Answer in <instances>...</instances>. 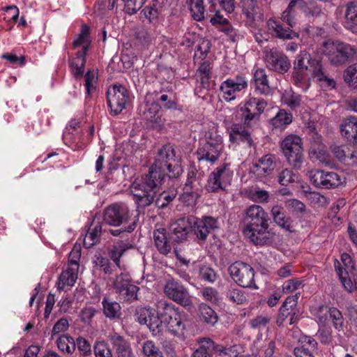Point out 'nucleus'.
Masks as SVG:
<instances>
[{"label":"nucleus","instance_id":"e2e57ef3","mask_svg":"<svg viewBox=\"0 0 357 357\" xmlns=\"http://www.w3.org/2000/svg\"><path fill=\"white\" fill-rule=\"evenodd\" d=\"M282 100L291 109H296L300 106L301 98L300 95L294 93H286L283 95Z\"/></svg>","mask_w":357,"mask_h":357},{"label":"nucleus","instance_id":"7ed1b4c3","mask_svg":"<svg viewBox=\"0 0 357 357\" xmlns=\"http://www.w3.org/2000/svg\"><path fill=\"white\" fill-rule=\"evenodd\" d=\"M157 309L162 310L160 312L162 324L165 325L168 332L178 337H184L186 325L178 310L162 300L157 303Z\"/></svg>","mask_w":357,"mask_h":357},{"label":"nucleus","instance_id":"4c0bfd02","mask_svg":"<svg viewBox=\"0 0 357 357\" xmlns=\"http://www.w3.org/2000/svg\"><path fill=\"white\" fill-rule=\"evenodd\" d=\"M86 53L84 51H78L76 56L70 61L71 71L76 77L82 76L84 73Z\"/></svg>","mask_w":357,"mask_h":357},{"label":"nucleus","instance_id":"f8f14e48","mask_svg":"<svg viewBox=\"0 0 357 357\" xmlns=\"http://www.w3.org/2000/svg\"><path fill=\"white\" fill-rule=\"evenodd\" d=\"M164 293L167 297L184 306H191L192 303L188 290L174 279L168 280L164 286Z\"/></svg>","mask_w":357,"mask_h":357},{"label":"nucleus","instance_id":"603ef678","mask_svg":"<svg viewBox=\"0 0 357 357\" xmlns=\"http://www.w3.org/2000/svg\"><path fill=\"white\" fill-rule=\"evenodd\" d=\"M197 76L199 77L201 84L204 88L209 86L211 68L208 63L204 62L199 66L197 70Z\"/></svg>","mask_w":357,"mask_h":357},{"label":"nucleus","instance_id":"4d7b16f0","mask_svg":"<svg viewBox=\"0 0 357 357\" xmlns=\"http://www.w3.org/2000/svg\"><path fill=\"white\" fill-rule=\"evenodd\" d=\"M93 350L96 357H113L107 343L104 340L96 342Z\"/></svg>","mask_w":357,"mask_h":357},{"label":"nucleus","instance_id":"ddd939ff","mask_svg":"<svg viewBox=\"0 0 357 357\" xmlns=\"http://www.w3.org/2000/svg\"><path fill=\"white\" fill-rule=\"evenodd\" d=\"M248 86V82L246 78L241 75H237L223 81L220 86V90L222 98L226 102H231L236 100L238 93L247 89Z\"/></svg>","mask_w":357,"mask_h":357},{"label":"nucleus","instance_id":"37998d69","mask_svg":"<svg viewBox=\"0 0 357 357\" xmlns=\"http://www.w3.org/2000/svg\"><path fill=\"white\" fill-rule=\"evenodd\" d=\"M308 71L294 70L293 79L294 84L303 92L307 91L310 86Z\"/></svg>","mask_w":357,"mask_h":357},{"label":"nucleus","instance_id":"20e7f679","mask_svg":"<svg viewBox=\"0 0 357 357\" xmlns=\"http://www.w3.org/2000/svg\"><path fill=\"white\" fill-rule=\"evenodd\" d=\"M321 52L328 57L332 64L339 66L354 57L357 51L349 44L328 40L323 43Z\"/></svg>","mask_w":357,"mask_h":357},{"label":"nucleus","instance_id":"c9c22d12","mask_svg":"<svg viewBox=\"0 0 357 357\" xmlns=\"http://www.w3.org/2000/svg\"><path fill=\"white\" fill-rule=\"evenodd\" d=\"M271 214L274 221L281 227L287 231H291L292 226L291 222L284 214V208L278 205L274 206L271 209Z\"/></svg>","mask_w":357,"mask_h":357},{"label":"nucleus","instance_id":"f3484780","mask_svg":"<svg viewBox=\"0 0 357 357\" xmlns=\"http://www.w3.org/2000/svg\"><path fill=\"white\" fill-rule=\"evenodd\" d=\"M264 60L266 67L271 70L283 73L290 68V61L282 53L275 49L264 50Z\"/></svg>","mask_w":357,"mask_h":357},{"label":"nucleus","instance_id":"f03ea898","mask_svg":"<svg viewBox=\"0 0 357 357\" xmlns=\"http://www.w3.org/2000/svg\"><path fill=\"white\" fill-rule=\"evenodd\" d=\"M268 213L259 205H251L245 211L243 234L255 245L266 244L273 238V233L268 230Z\"/></svg>","mask_w":357,"mask_h":357},{"label":"nucleus","instance_id":"dca6fc26","mask_svg":"<svg viewBox=\"0 0 357 357\" xmlns=\"http://www.w3.org/2000/svg\"><path fill=\"white\" fill-rule=\"evenodd\" d=\"M310 178L314 185L321 188H337L343 183L342 177L333 172L311 171Z\"/></svg>","mask_w":357,"mask_h":357},{"label":"nucleus","instance_id":"a211bd4d","mask_svg":"<svg viewBox=\"0 0 357 357\" xmlns=\"http://www.w3.org/2000/svg\"><path fill=\"white\" fill-rule=\"evenodd\" d=\"M218 228V220L210 216H205L202 219L194 217L192 231L199 240L204 241L208 235Z\"/></svg>","mask_w":357,"mask_h":357},{"label":"nucleus","instance_id":"473e14b6","mask_svg":"<svg viewBox=\"0 0 357 357\" xmlns=\"http://www.w3.org/2000/svg\"><path fill=\"white\" fill-rule=\"evenodd\" d=\"M102 311L105 316L110 319H117L121 316V307L119 303L107 297L102 301Z\"/></svg>","mask_w":357,"mask_h":357},{"label":"nucleus","instance_id":"3c124183","mask_svg":"<svg viewBox=\"0 0 357 357\" xmlns=\"http://www.w3.org/2000/svg\"><path fill=\"white\" fill-rule=\"evenodd\" d=\"M310 61V55L305 51H302L297 56L294 62V70L311 71L307 66Z\"/></svg>","mask_w":357,"mask_h":357},{"label":"nucleus","instance_id":"cd10ccee","mask_svg":"<svg viewBox=\"0 0 357 357\" xmlns=\"http://www.w3.org/2000/svg\"><path fill=\"white\" fill-rule=\"evenodd\" d=\"M267 26L269 30L274 31L275 36L281 39H292L298 38L299 35L293 31L290 28L284 27L280 22L274 19H269L267 22Z\"/></svg>","mask_w":357,"mask_h":357},{"label":"nucleus","instance_id":"5fc2aeb1","mask_svg":"<svg viewBox=\"0 0 357 357\" xmlns=\"http://www.w3.org/2000/svg\"><path fill=\"white\" fill-rule=\"evenodd\" d=\"M85 79V88L86 93L89 96L93 91L96 90V86L98 81V73L96 70H89L84 76Z\"/></svg>","mask_w":357,"mask_h":357},{"label":"nucleus","instance_id":"a18cd8bd","mask_svg":"<svg viewBox=\"0 0 357 357\" xmlns=\"http://www.w3.org/2000/svg\"><path fill=\"white\" fill-rule=\"evenodd\" d=\"M190 10L193 19L201 21L204 18V6L203 0H189Z\"/></svg>","mask_w":357,"mask_h":357},{"label":"nucleus","instance_id":"de8ad7c7","mask_svg":"<svg viewBox=\"0 0 357 357\" xmlns=\"http://www.w3.org/2000/svg\"><path fill=\"white\" fill-rule=\"evenodd\" d=\"M312 314L317 319L319 324L326 326L328 321L330 307L325 305H319L311 310Z\"/></svg>","mask_w":357,"mask_h":357},{"label":"nucleus","instance_id":"9d476101","mask_svg":"<svg viewBox=\"0 0 357 357\" xmlns=\"http://www.w3.org/2000/svg\"><path fill=\"white\" fill-rule=\"evenodd\" d=\"M151 307H141L137 311V320L140 324L146 325L153 335L160 334L163 330L162 321L160 312Z\"/></svg>","mask_w":357,"mask_h":357},{"label":"nucleus","instance_id":"a878e982","mask_svg":"<svg viewBox=\"0 0 357 357\" xmlns=\"http://www.w3.org/2000/svg\"><path fill=\"white\" fill-rule=\"evenodd\" d=\"M340 130L344 138L354 144L357 134V117L351 116L344 119L340 124Z\"/></svg>","mask_w":357,"mask_h":357},{"label":"nucleus","instance_id":"6e6552de","mask_svg":"<svg viewBox=\"0 0 357 357\" xmlns=\"http://www.w3.org/2000/svg\"><path fill=\"white\" fill-rule=\"evenodd\" d=\"M228 271L231 278L239 286L243 288L258 289L255 283L254 269L249 264L236 261L229 266Z\"/></svg>","mask_w":357,"mask_h":357},{"label":"nucleus","instance_id":"09e8293b","mask_svg":"<svg viewBox=\"0 0 357 357\" xmlns=\"http://www.w3.org/2000/svg\"><path fill=\"white\" fill-rule=\"evenodd\" d=\"M200 317L206 323L214 325L218 321V316L215 312L209 306L202 304L199 307Z\"/></svg>","mask_w":357,"mask_h":357},{"label":"nucleus","instance_id":"6ab92c4d","mask_svg":"<svg viewBox=\"0 0 357 357\" xmlns=\"http://www.w3.org/2000/svg\"><path fill=\"white\" fill-rule=\"evenodd\" d=\"M309 156L312 160H318L322 163L328 161L326 147L322 142L321 136L317 132H312L310 137Z\"/></svg>","mask_w":357,"mask_h":357},{"label":"nucleus","instance_id":"49530a36","mask_svg":"<svg viewBox=\"0 0 357 357\" xmlns=\"http://www.w3.org/2000/svg\"><path fill=\"white\" fill-rule=\"evenodd\" d=\"M343 77L344 82L349 87L357 89V63L347 67Z\"/></svg>","mask_w":357,"mask_h":357},{"label":"nucleus","instance_id":"7c9ffc66","mask_svg":"<svg viewBox=\"0 0 357 357\" xmlns=\"http://www.w3.org/2000/svg\"><path fill=\"white\" fill-rule=\"evenodd\" d=\"M312 75L317 79L319 86L324 90L333 89L336 86V82L323 71L321 66L319 63H317L313 68Z\"/></svg>","mask_w":357,"mask_h":357},{"label":"nucleus","instance_id":"bf43d9fd","mask_svg":"<svg viewBox=\"0 0 357 357\" xmlns=\"http://www.w3.org/2000/svg\"><path fill=\"white\" fill-rule=\"evenodd\" d=\"M124 3V10L129 15L136 13L144 4L146 0H122Z\"/></svg>","mask_w":357,"mask_h":357},{"label":"nucleus","instance_id":"4be33fe9","mask_svg":"<svg viewBox=\"0 0 357 357\" xmlns=\"http://www.w3.org/2000/svg\"><path fill=\"white\" fill-rule=\"evenodd\" d=\"M275 157L273 155L262 156L252 167V172L259 178L271 174L275 169Z\"/></svg>","mask_w":357,"mask_h":357},{"label":"nucleus","instance_id":"0eeeda50","mask_svg":"<svg viewBox=\"0 0 357 357\" xmlns=\"http://www.w3.org/2000/svg\"><path fill=\"white\" fill-rule=\"evenodd\" d=\"M109 280L120 299L132 301L137 298L139 287L131 283V278L128 273H116L114 278L110 277Z\"/></svg>","mask_w":357,"mask_h":357},{"label":"nucleus","instance_id":"f257e3e1","mask_svg":"<svg viewBox=\"0 0 357 357\" xmlns=\"http://www.w3.org/2000/svg\"><path fill=\"white\" fill-rule=\"evenodd\" d=\"M183 170L181 159L176 157L173 146H163L158 153L155 162L145 177L136 179L130 186V191L138 208H145L154 202L158 208L167 206L168 200L158 197L166 174L169 178L178 177Z\"/></svg>","mask_w":357,"mask_h":357},{"label":"nucleus","instance_id":"4468645a","mask_svg":"<svg viewBox=\"0 0 357 357\" xmlns=\"http://www.w3.org/2000/svg\"><path fill=\"white\" fill-rule=\"evenodd\" d=\"M232 177L233 172L227 165L218 167L210 174L206 189L208 192L223 190L230 185Z\"/></svg>","mask_w":357,"mask_h":357},{"label":"nucleus","instance_id":"1a4fd4ad","mask_svg":"<svg viewBox=\"0 0 357 357\" xmlns=\"http://www.w3.org/2000/svg\"><path fill=\"white\" fill-rule=\"evenodd\" d=\"M132 212L128 206L123 202L114 203L108 206L104 211V222L113 227H119L128 223L132 218Z\"/></svg>","mask_w":357,"mask_h":357},{"label":"nucleus","instance_id":"423d86ee","mask_svg":"<svg viewBox=\"0 0 357 357\" xmlns=\"http://www.w3.org/2000/svg\"><path fill=\"white\" fill-rule=\"evenodd\" d=\"M223 147L222 137L216 132H209L206 135L205 143L197 149V158L213 163L218 159Z\"/></svg>","mask_w":357,"mask_h":357},{"label":"nucleus","instance_id":"c03bdc74","mask_svg":"<svg viewBox=\"0 0 357 357\" xmlns=\"http://www.w3.org/2000/svg\"><path fill=\"white\" fill-rule=\"evenodd\" d=\"M101 230L102 226L100 223H98L93 228L89 229L84 239V245L86 248H91L99 241Z\"/></svg>","mask_w":357,"mask_h":357},{"label":"nucleus","instance_id":"6e6d98bb","mask_svg":"<svg viewBox=\"0 0 357 357\" xmlns=\"http://www.w3.org/2000/svg\"><path fill=\"white\" fill-rule=\"evenodd\" d=\"M249 199L257 202H267L269 197L268 192L258 188H252L248 191Z\"/></svg>","mask_w":357,"mask_h":357},{"label":"nucleus","instance_id":"72a5a7b5","mask_svg":"<svg viewBox=\"0 0 357 357\" xmlns=\"http://www.w3.org/2000/svg\"><path fill=\"white\" fill-rule=\"evenodd\" d=\"M155 245L158 250L162 255H167L172 250L169 241L167 240L165 229H158L153 232Z\"/></svg>","mask_w":357,"mask_h":357},{"label":"nucleus","instance_id":"393cba45","mask_svg":"<svg viewBox=\"0 0 357 357\" xmlns=\"http://www.w3.org/2000/svg\"><path fill=\"white\" fill-rule=\"evenodd\" d=\"M78 270L75 264L73 267H68L60 274L57 281V289L63 290L66 287H73L77 279Z\"/></svg>","mask_w":357,"mask_h":357},{"label":"nucleus","instance_id":"5701e85b","mask_svg":"<svg viewBox=\"0 0 357 357\" xmlns=\"http://www.w3.org/2000/svg\"><path fill=\"white\" fill-rule=\"evenodd\" d=\"M108 338L116 349L117 357H135L129 343L119 334L110 333Z\"/></svg>","mask_w":357,"mask_h":357},{"label":"nucleus","instance_id":"39448f33","mask_svg":"<svg viewBox=\"0 0 357 357\" xmlns=\"http://www.w3.org/2000/svg\"><path fill=\"white\" fill-rule=\"evenodd\" d=\"M280 148L288 163L300 169L304 160L302 139L297 135H289L281 142Z\"/></svg>","mask_w":357,"mask_h":357},{"label":"nucleus","instance_id":"bb28decb","mask_svg":"<svg viewBox=\"0 0 357 357\" xmlns=\"http://www.w3.org/2000/svg\"><path fill=\"white\" fill-rule=\"evenodd\" d=\"M344 26L352 32L357 31V1L346 4Z\"/></svg>","mask_w":357,"mask_h":357},{"label":"nucleus","instance_id":"69168bd1","mask_svg":"<svg viewBox=\"0 0 357 357\" xmlns=\"http://www.w3.org/2000/svg\"><path fill=\"white\" fill-rule=\"evenodd\" d=\"M199 276L202 280L211 283L214 282L217 279V275L214 270L206 266L200 268Z\"/></svg>","mask_w":357,"mask_h":357},{"label":"nucleus","instance_id":"8fccbe9b","mask_svg":"<svg viewBox=\"0 0 357 357\" xmlns=\"http://www.w3.org/2000/svg\"><path fill=\"white\" fill-rule=\"evenodd\" d=\"M142 347L144 357H164L162 352L151 340L145 341Z\"/></svg>","mask_w":357,"mask_h":357},{"label":"nucleus","instance_id":"2eb2a0df","mask_svg":"<svg viewBox=\"0 0 357 357\" xmlns=\"http://www.w3.org/2000/svg\"><path fill=\"white\" fill-rule=\"evenodd\" d=\"M107 100L111 112L118 114L126 108L128 100V91L121 85H113L107 90Z\"/></svg>","mask_w":357,"mask_h":357},{"label":"nucleus","instance_id":"f704fd0d","mask_svg":"<svg viewBox=\"0 0 357 357\" xmlns=\"http://www.w3.org/2000/svg\"><path fill=\"white\" fill-rule=\"evenodd\" d=\"M298 343L300 346L294 349L296 357H297L298 354L297 350L301 351V356H303L304 354L312 355V351L316 349L317 345L316 340L313 337L307 335H301L298 339Z\"/></svg>","mask_w":357,"mask_h":357},{"label":"nucleus","instance_id":"13d9d810","mask_svg":"<svg viewBox=\"0 0 357 357\" xmlns=\"http://www.w3.org/2000/svg\"><path fill=\"white\" fill-rule=\"evenodd\" d=\"M227 298L237 305H242L246 301L245 293L238 289H231L227 293Z\"/></svg>","mask_w":357,"mask_h":357},{"label":"nucleus","instance_id":"c85d7f7f","mask_svg":"<svg viewBox=\"0 0 357 357\" xmlns=\"http://www.w3.org/2000/svg\"><path fill=\"white\" fill-rule=\"evenodd\" d=\"M298 295L296 294L287 298L280 309V312L277 319V324L282 326L286 319L291 314L294 307L296 306Z\"/></svg>","mask_w":357,"mask_h":357},{"label":"nucleus","instance_id":"412c9836","mask_svg":"<svg viewBox=\"0 0 357 357\" xmlns=\"http://www.w3.org/2000/svg\"><path fill=\"white\" fill-rule=\"evenodd\" d=\"M200 190L199 182L192 177H188L181 196V201L188 206L194 205L199 197Z\"/></svg>","mask_w":357,"mask_h":357},{"label":"nucleus","instance_id":"b1692460","mask_svg":"<svg viewBox=\"0 0 357 357\" xmlns=\"http://www.w3.org/2000/svg\"><path fill=\"white\" fill-rule=\"evenodd\" d=\"M194 217L182 218L171 226V231L178 240L185 239L190 231H192Z\"/></svg>","mask_w":357,"mask_h":357},{"label":"nucleus","instance_id":"9b49d317","mask_svg":"<svg viewBox=\"0 0 357 357\" xmlns=\"http://www.w3.org/2000/svg\"><path fill=\"white\" fill-rule=\"evenodd\" d=\"M267 102L261 98L250 97L243 104L239 105V111L244 125L249 126L252 120L257 119L264 112Z\"/></svg>","mask_w":357,"mask_h":357},{"label":"nucleus","instance_id":"0e129e2a","mask_svg":"<svg viewBox=\"0 0 357 357\" xmlns=\"http://www.w3.org/2000/svg\"><path fill=\"white\" fill-rule=\"evenodd\" d=\"M296 178V175L288 169L282 170L278 176V181L282 185H287L291 183H294Z\"/></svg>","mask_w":357,"mask_h":357},{"label":"nucleus","instance_id":"aec40b11","mask_svg":"<svg viewBox=\"0 0 357 357\" xmlns=\"http://www.w3.org/2000/svg\"><path fill=\"white\" fill-rule=\"evenodd\" d=\"M160 106L156 102L146 104L143 111V119L149 122L154 128L161 129L164 125L165 119L160 111Z\"/></svg>","mask_w":357,"mask_h":357},{"label":"nucleus","instance_id":"58836bf2","mask_svg":"<svg viewBox=\"0 0 357 357\" xmlns=\"http://www.w3.org/2000/svg\"><path fill=\"white\" fill-rule=\"evenodd\" d=\"M56 342L59 351L64 354H71L75 349V342L73 338L68 335H59Z\"/></svg>","mask_w":357,"mask_h":357},{"label":"nucleus","instance_id":"680f3d73","mask_svg":"<svg viewBox=\"0 0 357 357\" xmlns=\"http://www.w3.org/2000/svg\"><path fill=\"white\" fill-rule=\"evenodd\" d=\"M274 340H266L264 344L258 350L257 357H272L275 351Z\"/></svg>","mask_w":357,"mask_h":357},{"label":"nucleus","instance_id":"79ce46f5","mask_svg":"<svg viewBox=\"0 0 357 357\" xmlns=\"http://www.w3.org/2000/svg\"><path fill=\"white\" fill-rule=\"evenodd\" d=\"M132 248V245L128 243L120 242L113 246L109 252V256L116 265L120 268V259L123 253Z\"/></svg>","mask_w":357,"mask_h":357},{"label":"nucleus","instance_id":"052dcab7","mask_svg":"<svg viewBox=\"0 0 357 357\" xmlns=\"http://www.w3.org/2000/svg\"><path fill=\"white\" fill-rule=\"evenodd\" d=\"M332 152L339 160L343 162H345L347 158L353 157V153L350 152L347 146H334Z\"/></svg>","mask_w":357,"mask_h":357},{"label":"nucleus","instance_id":"c756f323","mask_svg":"<svg viewBox=\"0 0 357 357\" xmlns=\"http://www.w3.org/2000/svg\"><path fill=\"white\" fill-rule=\"evenodd\" d=\"M229 138L233 142H242L250 146L252 142L250 135L245 126L238 123H234L231 126Z\"/></svg>","mask_w":357,"mask_h":357},{"label":"nucleus","instance_id":"a19ab883","mask_svg":"<svg viewBox=\"0 0 357 357\" xmlns=\"http://www.w3.org/2000/svg\"><path fill=\"white\" fill-rule=\"evenodd\" d=\"M292 121V115L284 109H280L271 120V123L275 128L284 129Z\"/></svg>","mask_w":357,"mask_h":357},{"label":"nucleus","instance_id":"774afa93","mask_svg":"<svg viewBox=\"0 0 357 357\" xmlns=\"http://www.w3.org/2000/svg\"><path fill=\"white\" fill-rule=\"evenodd\" d=\"M219 357H237L238 349L236 345L229 347H223L218 345V349L216 351Z\"/></svg>","mask_w":357,"mask_h":357},{"label":"nucleus","instance_id":"2f4dec72","mask_svg":"<svg viewBox=\"0 0 357 357\" xmlns=\"http://www.w3.org/2000/svg\"><path fill=\"white\" fill-rule=\"evenodd\" d=\"M199 346L194 351L193 357H208L211 356L214 351L218 349V345L210 338H202L199 341Z\"/></svg>","mask_w":357,"mask_h":357},{"label":"nucleus","instance_id":"338daca9","mask_svg":"<svg viewBox=\"0 0 357 357\" xmlns=\"http://www.w3.org/2000/svg\"><path fill=\"white\" fill-rule=\"evenodd\" d=\"M303 286L302 281L297 279L288 280L282 284V291L286 294L292 293Z\"/></svg>","mask_w":357,"mask_h":357},{"label":"nucleus","instance_id":"864d4df0","mask_svg":"<svg viewBox=\"0 0 357 357\" xmlns=\"http://www.w3.org/2000/svg\"><path fill=\"white\" fill-rule=\"evenodd\" d=\"M158 4V0H153L151 3L145 7L141 13L149 22L155 21L159 15V11L157 7Z\"/></svg>","mask_w":357,"mask_h":357},{"label":"nucleus","instance_id":"ea45409f","mask_svg":"<svg viewBox=\"0 0 357 357\" xmlns=\"http://www.w3.org/2000/svg\"><path fill=\"white\" fill-rule=\"evenodd\" d=\"M90 43L91 41L89 39V27L86 25H82L81 27L80 33L73 43V47L77 48L80 47H82L80 51H84V52H87Z\"/></svg>","mask_w":357,"mask_h":357},{"label":"nucleus","instance_id":"e433bc0d","mask_svg":"<svg viewBox=\"0 0 357 357\" xmlns=\"http://www.w3.org/2000/svg\"><path fill=\"white\" fill-rule=\"evenodd\" d=\"M255 89L261 94H267L270 91V87L267 76L264 69H257L254 73Z\"/></svg>","mask_w":357,"mask_h":357}]
</instances>
